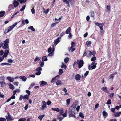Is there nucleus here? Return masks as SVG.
<instances>
[{
  "label": "nucleus",
  "instance_id": "nucleus-3",
  "mask_svg": "<svg viewBox=\"0 0 121 121\" xmlns=\"http://www.w3.org/2000/svg\"><path fill=\"white\" fill-rule=\"evenodd\" d=\"M77 63L78 64V67L80 68L83 66L84 63L83 60H79L78 59L77 60Z\"/></svg>",
  "mask_w": 121,
  "mask_h": 121
},
{
  "label": "nucleus",
  "instance_id": "nucleus-54",
  "mask_svg": "<svg viewBox=\"0 0 121 121\" xmlns=\"http://www.w3.org/2000/svg\"><path fill=\"white\" fill-rule=\"evenodd\" d=\"M0 121H6V120L4 118L1 117L0 118Z\"/></svg>",
  "mask_w": 121,
  "mask_h": 121
},
{
  "label": "nucleus",
  "instance_id": "nucleus-10",
  "mask_svg": "<svg viewBox=\"0 0 121 121\" xmlns=\"http://www.w3.org/2000/svg\"><path fill=\"white\" fill-rule=\"evenodd\" d=\"M81 76L79 74H77L75 75V78L76 80L79 81L80 80V78Z\"/></svg>",
  "mask_w": 121,
  "mask_h": 121
},
{
  "label": "nucleus",
  "instance_id": "nucleus-21",
  "mask_svg": "<svg viewBox=\"0 0 121 121\" xmlns=\"http://www.w3.org/2000/svg\"><path fill=\"white\" fill-rule=\"evenodd\" d=\"M87 53V57H90L91 56V51H86Z\"/></svg>",
  "mask_w": 121,
  "mask_h": 121
},
{
  "label": "nucleus",
  "instance_id": "nucleus-30",
  "mask_svg": "<svg viewBox=\"0 0 121 121\" xmlns=\"http://www.w3.org/2000/svg\"><path fill=\"white\" fill-rule=\"evenodd\" d=\"M79 117H81L82 118H84V117L82 112H80L79 113Z\"/></svg>",
  "mask_w": 121,
  "mask_h": 121
},
{
  "label": "nucleus",
  "instance_id": "nucleus-22",
  "mask_svg": "<svg viewBox=\"0 0 121 121\" xmlns=\"http://www.w3.org/2000/svg\"><path fill=\"white\" fill-rule=\"evenodd\" d=\"M47 84V82H46L44 81H42L41 82L40 85L41 86H44Z\"/></svg>",
  "mask_w": 121,
  "mask_h": 121
},
{
  "label": "nucleus",
  "instance_id": "nucleus-63",
  "mask_svg": "<svg viewBox=\"0 0 121 121\" xmlns=\"http://www.w3.org/2000/svg\"><path fill=\"white\" fill-rule=\"evenodd\" d=\"M9 52V50L6 49L5 50L4 53L8 55Z\"/></svg>",
  "mask_w": 121,
  "mask_h": 121
},
{
  "label": "nucleus",
  "instance_id": "nucleus-53",
  "mask_svg": "<svg viewBox=\"0 0 121 121\" xmlns=\"http://www.w3.org/2000/svg\"><path fill=\"white\" fill-rule=\"evenodd\" d=\"M19 12H16L14 14L12 15L11 18H13L15 17V16Z\"/></svg>",
  "mask_w": 121,
  "mask_h": 121
},
{
  "label": "nucleus",
  "instance_id": "nucleus-26",
  "mask_svg": "<svg viewBox=\"0 0 121 121\" xmlns=\"http://www.w3.org/2000/svg\"><path fill=\"white\" fill-rule=\"evenodd\" d=\"M114 95V94L113 93H111L109 95V96L110 98L112 99Z\"/></svg>",
  "mask_w": 121,
  "mask_h": 121
},
{
  "label": "nucleus",
  "instance_id": "nucleus-1",
  "mask_svg": "<svg viewBox=\"0 0 121 121\" xmlns=\"http://www.w3.org/2000/svg\"><path fill=\"white\" fill-rule=\"evenodd\" d=\"M96 59V57L95 56H93L92 58L91 59V60L93 62L92 63L91 65H92L91 68L92 69H95L96 67V63H95V61Z\"/></svg>",
  "mask_w": 121,
  "mask_h": 121
},
{
  "label": "nucleus",
  "instance_id": "nucleus-40",
  "mask_svg": "<svg viewBox=\"0 0 121 121\" xmlns=\"http://www.w3.org/2000/svg\"><path fill=\"white\" fill-rule=\"evenodd\" d=\"M61 67L62 68H63L64 67L65 68V69H66V66L64 64V63H62V64L61 65Z\"/></svg>",
  "mask_w": 121,
  "mask_h": 121
},
{
  "label": "nucleus",
  "instance_id": "nucleus-12",
  "mask_svg": "<svg viewBox=\"0 0 121 121\" xmlns=\"http://www.w3.org/2000/svg\"><path fill=\"white\" fill-rule=\"evenodd\" d=\"M100 25L99 27L100 29L101 30L100 33L101 34H103V33L104 30H103V26L104 25Z\"/></svg>",
  "mask_w": 121,
  "mask_h": 121
},
{
  "label": "nucleus",
  "instance_id": "nucleus-34",
  "mask_svg": "<svg viewBox=\"0 0 121 121\" xmlns=\"http://www.w3.org/2000/svg\"><path fill=\"white\" fill-rule=\"evenodd\" d=\"M105 24L104 23H100L98 22H97L95 23V25L99 26L100 25H104Z\"/></svg>",
  "mask_w": 121,
  "mask_h": 121
},
{
  "label": "nucleus",
  "instance_id": "nucleus-33",
  "mask_svg": "<svg viewBox=\"0 0 121 121\" xmlns=\"http://www.w3.org/2000/svg\"><path fill=\"white\" fill-rule=\"evenodd\" d=\"M29 96H28V95L26 94L23 96V99H26L27 100H28L29 99Z\"/></svg>",
  "mask_w": 121,
  "mask_h": 121
},
{
  "label": "nucleus",
  "instance_id": "nucleus-28",
  "mask_svg": "<svg viewBox=\"0 0 121 121\" xmlns=\"http://www.w3.org/2000/svg\"><path fill=\"white\" fill-rule=\"evenodd\" d=\"M70 99H67L66 101V105H68L70 104Z\"/></svg>",
  "mask_w": 121,
  "mask_h": 121
},
{
  "label": "nucleus",
  "instance_id": "nucleus-2",
  "mask_svg": "<svg viewBox=\"0 0 121 121\" xmlns=\"http://www.w3.org/2000/svg\"><path fill=\"white\" fill-rule=\"evenodd\" d=\"M75 43L74 42H71V46L70 47L69 49V52H73L75 50V48H73L75 46Z\"/></svg>",
  "mask_w": 121,
  "mask_h": 121
},
{
  "label": "nucleus",
  "instance_id": "nucleus-48",
  "mask_svg": "<svg viewBox=\"0 0 121 121\" xmlns=\"http://www.w3.org/2000/svg\"><path fill=\"white\" fill-rule=\"evenodd\" d=\"M40 59V58L39 57H37L35 58L34 60V61L35 62H36L38 60H39Z\"/></svg>",
  "mask_w": 121,
  "mask_h": 121
},
{
  "label": "nucleus",
  "instance_id": "nucleus-36",
  "mask_svg": "<svg viewBox=\"0 0 121 121\" xmlns=\"http://www.w3.org/2000/svg\"><path fill=\"white\" fill-rule=\"evenodd\" d=\"M9 87L12 90H13L14 89V86L13 85L11 84H10L9 85Z\"/></svg>",
  "mask_w": 121,
  "mask_h": 121
},
{
  "label": "nucleus",
  "instance_id": "nucleus-6",
  "mask_svg": "<svg viewBox=\"0 0 121 121\" xmlns=\"http://www.w3.org/2000/svg\"><path fill=\"white\" fill-rule=\"evenodd\" d=\"M61 38L60 37H59L56 39L54 41V44L55 45H57L60 41V39Z\"/></svg>",
  "mask_w": 121,
  "mask_h": 121
},
{
  "label": "nucleus",
  "instance_id": "nucleus-37",
  "mask_svg": "<svg viewBox=\"0 0 121 121\" xmlns=\"http://www.w3.org/2000/svg\"><path fill=\"white\" fill-rule=\"evenodd\" d=\"M69 58L68 57H66L64 59V61L65 63H67L69 61Z\"/></svg>",
  "mask_w": 121,
  "mask_h": 121
},
{
  "label": "nucleus",
  "instance_id": "nucleus-58",
  "mask_svg": "<svg viewBox=\"0 0 121 121\" xmlns=\"http://www.w3.org/2000/svg\"><path fill=\"white\" fill-rule=\"evenodd\" d=\"M52 49L51 47H50L48 50L47 52L48 53L51 52Z\"/></svg>",
  "mask_w": 121,
  "mask_h": 121
},
{
  "label": "nucleus",
  "instance_id": "nucleus-17",
  "mask_svg": "<svg viewBox=\"0 0 121 121\" xmlns=\"http://www.w3.org/2000/svg\"><path fill=\"white\" fill-rule=\"evenodd\" d=\"M110 6L109 5L107 6L106 7V12H109L110 11Z\"/></svg>",
  "mask_w": 121,
  "mask_h": 121
},
{
  "label": "nucleus",
  "instance_id": "nucleus-23",
  "mask_svg": "<svg viewBox=\"0 0 121 121\" xmlns=\"http://www.w3.org/2000/svg\"><path fill=\"white\" fill-rule=\"evenodd\" d=\"M28 29H30L31 30L33 31H35V30L33 28V27L31 26H30L28 28Z\"/></svg>",
  "mask_w": 121,
  "mask_h": 121
},
{
  "label": "nucleus",
  "instance_id": "nucleus-24",
  "mask_svg": "<svg viewBox=\"0 0 121 121\" xmlns=\"http://www.w3.org/2000/svg\"><path fill=\"white\" fill-rule=\"evenodd\" d=\"M5 13V12L4 11H1L0 12V17L4 16Z\"/></svg>",
  "mask_w": 121,
  "mask_h": 121
},
{
  "label": "nucleus",
  "instance_id": "nucleus-35",
  "mask_svg": "<svg viewBox=\"0 0 121 121\" xmlns=\"http://www.w3.org/2000/svg\"><path fill=\"white\" fill-rule=\"evenodd\" d=\"M51 109L53 111H55L57 112H59L60 111V110L59 108H52Z\"/></svg>",
  "mask_w": 121,
  "mask_h": 121
},
{
  "label": "nucleus",
  "instance_id": "nucleus-20",
  "mask_svg": "<svg viewBox=\"0 0 121 121\" xmlns=\"http://www.w3.org/2000/svg\"><path fill=\"white\" fill-rule=\"evenodd\" d=\"M57 117L59 121H61L63 119V118L62 117H60V115H57Z\"/></svg>",
  "mask_w": 121,
  "mask_h": 121
},
{
  "label": "nucleus",
  "instance_id": "nucleus-44",
  "mask_svg": "<svg viewBox=\"0 0 121 121\" xmlns=\"http://www.w3.org/2000/svg\"><path fill=\"white\" fill-rule=\"evenodd\" d=\"M91 55H92L93 56H95L96 54V52L94 51H93L92 52H91Z\"/></svg>",
  "mask_w": 121,
  "mask_h": 121
},
{
  "label": "nucleus",
  "instance_id": "nucleus-62",
  "mask_svg": "<svg viewBox=\"0 0 121 121\" xmlns=\"http://www.w3.org/2000/svg\"><path fill=\"white\" fill-rule=\"evenodd\" d=\"M44 65V62L43 61L40 64V66L41 67H43Z\"/></svg>",
  "mask_w": 121,
  "mask_h": 121
},
{
  "label": "nucleus",
  "instance_id": "nucleus-9",
  "mask_svg": "<svg viewBox=\"0 0 121 121\" xmlns=\"http://www.w3.org/2000/svg\"><path fill=\"white\" fill-rule=\"evenodd\" d=\"M43 104L42 105L41 108L42 109H44L46 107V103L44 101H43Z\"/></svg>",
  "mask_w": 121,
  "mask_h": 121
},
{
  "label": "nucleus",
  "instance_id": "nucleus-8",
  "mask_svg": "<svg viewBox=\"0 0 121 121\" xmlns=\"http://www.w3.org/2000/svg\"><path fill=\"white\" fill-rule=\"evenodd\" d=\"M19 78L23 82L25 81L27 79L26 77L24 76H20Z\"/></svg>",
  "mask_w": 121,
  "mask_h": 121
},
{
  "label": "nucleus",
  "instance_id": "nucleus-31",
  "mask_svg": "<svg viewBox=\"0 0 121 121\" xmlns=\"http://www.w3.org/2000/svg\"><path fill=\"white\" fill-rule=\"evenodd\" d=\"M77 105V104L76 103H74L71 106V107L72 108H76V106Z\"/></svg>",
  "mask_w": 121,
  "mask_h": 121
},
{
  "label": "nucleus",
  "instance_id": "nucleus-60",
  "mask_svg": "<svg viewBox=\"0 0 121 121\" xmlns=\"http://www.w3.org/2000/svg\"><path fill=\"white\" fill-rule=\"evenodd\" d=\"M89 71H86L84 74V76H86L88 74Z\"/></svg>",
  "mask_w": 121,
  "mask_h": 121
},
{
  "label": "nucleus",
  "instance_id": "nucleus-38",
  "mask_svg": "<svg viewBox=\"0 0 121 121\" xmlns=\"http://www.w3.org/2000/svg\"><path fill=\"white\" fill-rule=\"evenodd\" d=\"M63 70L62 69H60L59 70V73L60 75H61L63 73Z\"/></svg>",
  "mask_w": 121,
  "mask_h": 121
},
{
  "label": "nucleus",
  "instance_id": "nucleus-45",
  "mask_svg": "<svg viewBox=\"0 0 121 121\" xmlns=\"http://www.w3.org/2000/svg\"><path fill=\"white\" fill-rule=\"evenodd\" d=\"M111 100L110 99H109L108 100L106 104L107 105H109L111 104Z\"/></svg>",
  "mask_w": 121,
  "mask_h": 121
},
{
  "label": "nucleus",
  "instance_id": "nucleus-50",
  "mask_svg": "<svg viewBox=\"0 0 121 121\" xmlns=\"http://www.w3.org/2000/svg\"><path fill=\"white\" fill-rule=\"evenodd\" d=\"M49 53L48 54V55L49 56H51L53 55L54 54L53 51H52L51 52H49Z\"/></svg>",
  "mask_w": 121,
  "mask_h": 121
},
{
  "label": "nucleus",
  "instance_id": "nucleus-39",
  "mask_svg": "<svg viewBox=\"0 0 121 121\" xmlns=\"http://www.w3.org/2000/svg\"><path fill=\"white\" fill-rule=\"evenodd\" d=\"M0 65L2 66H4L5 65H10V64H9L6 63H1V64Z\"/></svg>",
  "mask_w": 121,
  "mask_h": 121
},
{
  "label": "nucleus",
  "instance_id": "nucleus-32",
  "mask_svg": "<svg viewBox=\"0 0 121 121\" xmlns=\"http://www.w3.org/2000/svg\"><path fill=\"white\" fill-rule=\"evenodd\" d=\"M8 45L4 44V46H2L3 48L4 49H6L8 48Z\"/></svg>",
  "mask_w": 121,
  "mask_h": 121
},
{
  "label": "nucleus",
  "instance_id": "nucleus-14",
  "mask_svg": "<svg viewBox=\"0 0 121 121\" xmlns=\"http://www.w3.org/2000/svg\"><path fill=\"white\" fill-rule=\"evenodd\" d=\"M91 17H92L93 18H94L95 13L94 11H91L90 12Z\"/></svg>",
  "mask_w": 121,
  "mask_h": 121
},
{
  "label": "nucleus",
  "instance_id": "nucleus-16",
  "mask_svg": "<svg viewBox=\"0 0 121 121\" xmlns=\"http://www.w3.org/2000/svg\"><path fill=\"white\" fill-rule=\"evenodd\" d=\"M63 1L64 3H65L67 4L68 7H70V5L69 3V1H68L67 0H63Z\"/></svg>",
  "mask_w": 121,
  "mask_h": 121
},
{
  "label": "nucleus",
  "instance_id": "nucleus-52",
  "mask_svg": "<svg viewBox=\"0 0 121 121\" xmlns=\"http://www.w3.org/2000/svg\"><path fill=\"white\" fill-rule=\"evenodd\" d=\"M26 119L24 118H21L19 119L18 121H25Z\"/></svg>",
  "mask_w": 121,
  "mask_h": 121
},
{
  "label": "nucleus",
  "instance_id": "nucleus-43",
  "mask_svg": "<svg viewBox=\"0 0 121 121\" xmlns=\"http://www.w3.org/2000/svg\"><path fill=\"white\" fill-rule=\"evenodd\" d=\"M42 70V68L40 67H39L36 69V71H39Z\"/></svg>",
  "mask_w": 121,
  "mask_h": 121
},
{
  "label": "nucleus",
  "instance_id": "nucleus-7",
  "mask_svg": "<svg viewBox=\"0 0 121 121\" xmlns=\"http://www.w3.org/2000/svg\"><path fill=\"white\" fill-rule=\"evenodd\" d=\"M13 4L14 7L16 8L19 4V3L16 0H14L13 2Z\"/></svg>",
  "mask_w": 121,
  "mask_h": 121
},
{
  "label": "nucleus",
  "instance_id": "nucleus-61",
  "mask_svg": "<svg viewBox=\"0 0 121 121\" xmlns=\"http://www.w3.org/2000/svg\"><path fill=\"white\" fill-rule=\"evenodd\" d=\"M103 114L104 116H105L107 114V113L105 111H104L103 112Z\"/></svg>",
  "mask_w": 121,
  "mask_h": 121
},
{
  "label": "nucleus",
  "instance_id": "nucleus-55",
  "mask_svg": "<svg viewBox=\"0 0 121 121\" xmlns=\"http://www.w3.org/2000/svg\"><path fill=\"white\" fill-rule=\"evenodd\" d=\"M41 73V72L40 71H37L35 74L37 75H40Z\"/></svg>",
  "mask_w": 121,
  "mask_h": 121
},
{
  "label": "nucleus",
  "instance_id": "nucleus-15",
  "mask_svg": "<svg viewBox=\"0 0 121 121\" xmlns=\"http://www.w3.org/2000/svg\"><path fill=\"white\" fill-rule=\"evenodd\" d=\"M71 30V28L70 27H68L65 31V33L66 34H68L70 33V32Z\"/></svg>",
  "mask_w": 121,
  "mask_h": 121
},
{
  "label": "nucleus",
  "instance_id": "nucleus-13",
  "mask_svg": "<svg viewBox=\"0 0 121 121\" xmlns=\"http://www.w3.org/2000/svg\"><path fill=\"white\" fill-rule=\"evenodd\" d=\"M7 78L8 80L11 82H13L14 80V78L11 77H7Z\"/></svg>",
  "mask_w": 121,
  "mask_h": 121
},
{
  "label": "nucleus",
  "instance_id": "nucleus-11",
  "mask_svg": "<svg viewBox=\"0 0 121 121\" xmlns=\"http://www.w3.org/2000/svg\"><path fill=\"white\" fill-rule=\"evenodd\" d=\"M59 77V75H58L53 78L51 80V82H53L57 80Z\"/></svg>",
  "mask_w": 121,
  "mask_h": 121
},
{
  "label": "nucleus",
  "instance_id": "nucleus-56",
  "mask_svg": "<svg viewBox=\"0 0 121 121\" xmlns=\"http://www.w3.org/2000/svg\"><path fill=\"white\" fill-rule=\"evenodd\" d=\"M6 119H7V121L10 120H13V119L11 117H6Z\"/></svg>",
  "mask_w": 121,
  "mask_h": 121
},
{
  "label": "nucleus",
  "instance_id": "nucleus-41",
  "mask_svg": "<svg viewBox=\"0 0 121 121\" xmlns=\"http://www.w3.org/2000/svg\"><path fill=\"white\" fill-rule=\"evenodd\" d=\"M91 43V42L90 41H87L86 42V44L87 47H89Z\"/></svg>",
  "mask_w": 121,
  "mask_h": 121
},
{
  "label": "nucleus",
  "instance_id": "nucleus-64",
  "mask_svg": "<svg viewBox=\"0 0 121 121\" xmlns=\"http://www.w3.org/2000/svg\"><path fill=\"white\" fill-rule=\"evenodd\" d=\"M111 111L113 113L115 112V108H111Z\"/></svg>",
  "mask_w": 121,
  "mask_h": 121
},
{
  "label": "nucleus",
  "instance_id": "nucleus-46",
  "mask_svg": "<svg viewBox=\"0 0 121 121\" xmlns=\"http://www.w3.org/2000/svg\"><path fill=\"white\" fill-rule=\"evenodd\" d=\"M25 5H23L20 10V11H22L24 10L25 9Z\"/></svg>",
  "mask_w": 121,
  "mask_h": 121
},
{
  "label": "nucleus",
  "instance_id": "nucleus-5",
  "mask_svg": "<svg viewBox=\"0 0 121 121\" xmlns=\"http://www.w3.org/2000/svg\"><path fill=\"white\" fill-rule=\"evenodd\" d=\"M108 88L107 87H103L101 88V90L105 92L108 94L109 93V92L107 90Z\"/></svg>",
  "mask_w": 121,
  "mask_h": 121
},
{
  "label": "nucleus",
  "instance_id": "nucleus-51",
  "mask_svg": "<svg viewBox=\"0 0 121 121\" xmlns=\"http://www.w3.org/2000/svg\"><path fill=\"white\" fill-rule=\"evenodd\" d=\"M9 42V39H7L6 40L4 41V44H7L8 45V43Z\"/></svg>",
  "mask_w": 121,
  "mask_h": 121
},
{
  "label": "nucleus",
  "instance_id": "nucleus-59",
  "mask_svg": "<svg viewBox=\"0 0 121 121\" xmlns=\"http://www.w3.org/2000/svg\"><path fill=\"white\" fill-rule=\"evenodd\" d=\"M23 99V96L22 95H21L20 96L19 100L20 101H21Z\"/></svg>",
  "mask_w": 121,
  "mask_h": 121
},
{
  "label": "nucleus",
  "instance_id": "nucleus-57",
  "mask_svg": "<svg viewBox=\"0 0 121 121\" xmlns=\"http://www.w3.org/2000/svg\"><path fill=\"white\" fill-rule=\"evenodd\" d=\"M31 11L33 14L35 13V10L34 8H32L31 9Z\"/></svg>",
  "mask_w": 121,
  "mask_h": 121
},
{
  "label": "nucleus",
  "instance_id": "nucleus-27",
  "mask_svg": "<svg viewBox=\"0 0 121 121\" xmlns=\"http://www.w3.org/2000/svg\"><path fill=\"white\" fill-rule=\"evenodd\" d=\"M45 115L44 114L41 115H39L38 117V118L41 121L42 120V118L44 117Z\"/></svg>",
  "mask_w": 121,
  "mask_h": 121
},
{
  "label": "nucleus",
  "instance_id": "nucleus-4",
  "mask_svg": "<svg viewBox=\"0 0 121 121\" xmlns=\"http://www.w3.org/2000/svg\"><path fill=\"white\" fill-rule=\"evenodd\" d=\"M17 24V22H15L12 26H11L8 28V31L7 32H8L11 30Z\"/></svg>",
  "mask_w": 121,
  "mask_h": 121
},
{
  "label": "nucleus",
  "instance_id": "nucleus-25",
  "mask_svg": "<svg viewBox=\"0 0 121 121\" xmlns=\"http://www.w3.org/2000/svg\"><path fill=\"white\" fill-rule=\"evenodd\" d=\"M69 117L70 118L71 117H74L75 118H76V117L72 113H70L69 115Z\"/></svg>",
  "mask_w": 121,
  "mask_h": 121
},
{
  "label": "nucleus",
  "instance_id": "nucleus-18",
  "mask_svg": "<svg viewBox=\"0 0 121 121\" xmlns=\"http://www.w3.org/2000/svg\"><path fill=\"white\" fill-rule=\"evenodd\" d=\"M120 112H117L114 115V116L115 117H118L121 114Z\"/></svg>",
  "mask_w": 121,
  "mask_h": 121
},
{
  "label": "nucleus",
  "instance_id": "nucleus-29",
  "mask_svg": "<svg viewBox=\"0 0 121 121\" xmlns=\"http://www.w3.org/2000/svg\"><path fill=\"white\" fill-rule=\"evenodd\" d=\"M56 83L58 85H60L61 84V82L60 80H58L56 82Z\"/></svg>",
  "mask_w": 121,
  "mask_h": 121
},
{
  "label": "nucleus",
  "instance_id": "nucleus-49",
  "mask_svg": "<svg viewBox=\"0 0 121 121\" xmlns=\"http://www.w3.org/2000/svg\"><path fill=\"white\" fill-rule=\"evenodd\" d=\"M58 23V22L56 23H53L51 24V27H54L56 25V23Z\"/></svg>",
  "mask_w": 121,
  "mask_h": 121
},
{
  "label": "nucleus",
  "instance_id": "nucleus-42",
  "mask_svg": "<svg viewBox=\"0 0 121 121\" xmlns=\"http://www.w3.org/2000/svg\"><path fill=\"white\" fill-rule=\"evenodd\" d=\"M18 1H19L21 3H25L26 1L27 0H17Z\"/></svg>",
  "mask_w": 121,
  "mask_h": 121
},
{
  "label": "nucleus",
  "instance_id": "nucleus-47",
  "mask_svg": "<svg viewBox=\"0 0 121 121\" xmlns=\"http://www.w3.org/2000/svg\"><path fill=\"white\" fill-rule=\"evenodd\" d=\"M25 92L28 94L27 95H28V96H29L30 94V91L29 90H26Z\"/></svg>",
  "mask_w": 121,
  "mask_h": 121
},
{
  "label": "nucleus",
  "instance_id": "nucleus-19",
  "mask_svg": "<svg viewBox=\"0 0 121 121\" xmlns=\"http://www.w3.org/2000/svg\"><path fill=\"white\" fill-rule=\"evenodd\" d=\"M42 60L44 62L47 61V60L48 59L46 56H44L42 57Z\"/></svg>",
  "mask_w": 121,
  "mask_h": 121
}]
</instances>
